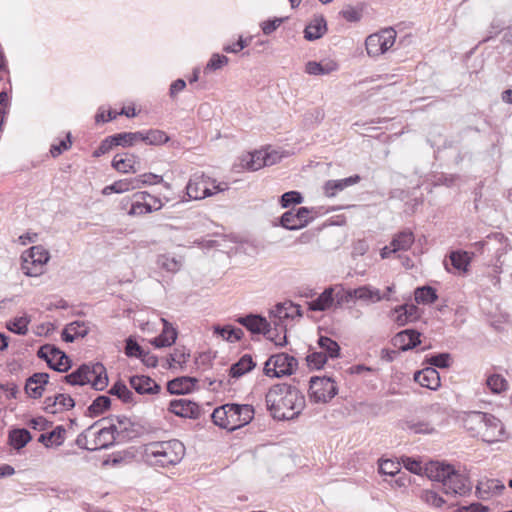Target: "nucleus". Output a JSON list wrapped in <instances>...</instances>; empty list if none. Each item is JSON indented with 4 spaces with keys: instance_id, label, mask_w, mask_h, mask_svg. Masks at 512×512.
Masks as SVG:
<instances>
[{
    "instance_id": "6ab92c4d",
    "label": "nucleus",
    "mask_w": 512,
    "mask_h": 512,
    "mask_svg": "<svg viewBox=\"0 0 512 512\" xmlns=\"http://www.w3.org/2000/svg\"><path fill=\"white\" fill-rule=\"evenodd\" d=\"M392 343L398 350H410L421 343L420 333L413 329L403 330L394 336Z\"/></svg>"
},
{
    "instance_id": "4c0bfd02",
    "label": "nucleus",
    "mask_w": 512,
    "mask_h": 512,
    "mask_svg": "<svg viewBox=\"0 0 512 512\" xmlns=\"http://www.w3.org/2000/svg\"><path fill=\"white\" fill-rule=\"evenodd\" d=\"M331 288L333 290L331 294L334 303L333 305H335V307H342L344 304H347L354 299V295L352 293L353 289H345L341 285H336Z\"/></svg>"
},
{
    "instance_id": "2f4dec72",
    "label": "nucleus",
    "mask_w": 512,
    "mask_h": 512,
    "mask_svg": "<svg viewBox=\"0 0 512 512\" xmlns=\"http://www.w3.org/2000/svg\"><path fill=\"white\" fill-rule=\"evenodd\" d=\"M242 166L250 171H257L265 166V150L255 151L242 157Z\"/></svg>"
},
{
    "instance_id": "2eb2a0df",
    "label": "nucleus",
    "mask_w": 512,
    "mask_h": 512,
    "mask_svg": "<svg viewBox=\"0 0 512 512\" xmlns=\"http://www.w3.org/2000/svg\"><path fill=\"white\" fill-rule=\"evenodd\" d=\"M503 435L504 426L502 422L494 415L489 414L478 437H481L487 443H494L501 440Z\"/></svg>"
},
{
    "instance_id": "c756f323",
    "label": "nucleus",
    "mask_w": 512,
    "mask_h": 512,
    "mask_svg": "<svg viewBox=\"0 0 512 512\" xmlns=\"http://www.w3.org/2000/svg\"><path fill=\"white\" fill-rule=\"evenodd\" d=\"M163 322V330L161 334L155 337L151 343L157 348L168 347L175 343L177 338V331L170 323L164 318L161 319Z\"/></svg>"
},
{
    "instance_id": "4468645a",
    "label": "nucleus",
    "mask_w": 512,
    "mask_h": 512,
    "mask_svg": "<svg viewBox=\"0 0 512 512\" xmlns=\"http://www.w3.org/2000/svg\"><path fill=\"white\" fill-rule=\"evenodd\" d=\"M229 416V431H234L251 422L254 417V409L248 404L240 405L232 403Z\"/></svg>"
},
{
    "instance_id": "5701e85b",
    "label": "nucleus",
    "mask_w": 512,
    "mask_h": 512,
    "mask_svg": "<svg viewBox=\"0 0 512 512\" xmlns=\"http://www.w3.org/2000/svg\"><path fill=\"white\" fill-rule=\"evenodd\" d=\"M453 469V466L449 464L431 461L427 464L425 472L431 480L441 482L443 485L448 476L452 474Z\"/></svg>"
},
{
    "instance_id": "c03bdc74",
    "label": "nucleus",
    "mask_w": 512,
    "mask_h": 512,
    "mask_svg": "<svg viewBox=\"0 0 512 512\" xmlns=\"http://www.w3.org/2000/svg\"><path fill=\"white\" fill-rule=\"evenodd\" d=\"M169 140L167 134L162 130L152 129L147 132H141L140 141L149 145H161Z\"/></svg>"
},
{
    "instance_id": "20e7f679",
    "label": "nucleus",
    "mask_w": 512,
    "mask_h": 512,
    "mask_svg": "<svg viewBox=\"0 0 512 512\" xmlns=\"http://www.w3.org/2000/svg\"><path fill=\"white\" fill-rule=\"evenodd\" d=\"M476 251L484 254L495 257V271L500 272L501 266L504 264V260H502L503 255H505L509 249V243L507 238L502 233H493L488 235L485 239L478 241L473 244Z\"/></svg>"
},
{
    "instance_id": "5fc2aeb1",
    "label": "nucleus",
    "mask_w": 512,
    "mask_h": 512,
    "mask_svg": "<svg viewBox=\"0 0 512 512\" xmlns=\"http://www.w3.org/2000/svg\"><path fill=\"white\" fill-rule=\"evenodd\" d=\"M307 364L310 368L320 369L327 361V355L324 352H313L306 357Z\"/></svg>"
},
{
    "instance_id": "c85d7f7f",
    "label": "nucleus",
    "mask_w": 512,
    "mask_h": 512,
    "mask_svg": "<svg viewBox=\"0 0 512 512\" xmlns=\"http://www.w3.org/2000/svg\"><path fill=\"white\" fill-rule=\"evenodd\" d=\"M309 398L314 403H327L337 395V386H309Z\"/></svg>"
},
{
    "instance_id": "393cba45",
    "label": "nucleus",
    "mask_w": 512,
    "mask_h": 512,
    "mask_svg": "<svg viewBox=\"0 0 512 512\" xmlns=\"http://www.w3.org/2000/svg\"><path fill=\"white\" fill-rule=\"evenodd\" d=\"M354 299L367 303H376L383 299L389 300L388 294H381L379 289L364 285L352 290Z\"/></svg>"
},
{
    "instance_id": "a18cd8bd",
    "label": "nucleus",
    "mask_w": 512,
    "mask_h": 512,
    "mask_svg": "<svg viewBox=\"0 0 512 512\" xmlns=\"http://www.w3.org/2000/svg\"><path fill=\"white\" fill-rule=\"evenodd\" d=\"M31 319L28 315L16 317L13 320L6 323V327L9 331L18 335H25L28 332V324Z\"/></svg>"
},
{
    "instance_id": "58836bf2",
    "label": "nucleus",
    "mask_w": 512,
    "mask_h": 512,
    "mask_svg": "<svg viewBox=\"0 0 512 512\" xmlns=\"http://www.w3.org/2000/svg\"><path fill=\"white\" fill-rule=\"evenodd\" d=\"M414 381L418 384H423L424 382L440 384L441 378L436 368L426 367L414 374Z\"/></svg>"
},
{
    "instance_id": "3c124183",
    "label": "nucleus",
    "mask_w": 512,
    "mask_h": 512,
    "mask_svg": "<svg viewBox=\"0 0 512 512\" xmlns=\"http://www.w3.org/2000/svg\"><path fill=\"white\" fill-rule=\"evenodd\" d=\"M420 499L426 504L437 508L441 507L445 503L444 499L432 490H422L420 493Z\"/></svg>"
},
{
    "instance_id": "0eeeda50",
    "label": "nucleus",
    "mask_w": 512,
    "mask_h": 512,
    "mask_svg": "<svg viewBox=\"0 0 512 512\" xmlns=\"http://www.w3.org/2000/svg\"><path fill=\"white\" fill-rule=\"evenodd\" d=\"M21 268L27 276L36 277L42 273L48 261V252L41 246H33L22 254Z\"/></svg>"
},
{
    "instance_id": "423d86ee",
    "label": "nucleus",
    "mask_w": 512,
    "mask_h": 512,
    "mask_svg": "<svg viewBox=\"0 0 512 512\" xmlns=\"http://www.w3.org/2000/svg\"><path fill=\"white\" fill-rule=\"evenodd\" d=\"M395 39L396 31L391 27L369 35L365 41L367 54L371 57L384 54L394 45Z\"/></svg>"
},
{
    "instance_id": "72a5a7b5",
    "label": "nucleus",
    "mask_w": 512,
    "mask_h": 512,
    "mask_svg": "<svg viewBox=\"0 0 512 512\" xmlns=\"http://www.w3.org/2000/svg\"><path fill=\"white\" fill-rule=\"evenodd\" d=\"M332 292V288H326L315 300L308 303L309 310L325 311L329 309L334 304L331 294Z\"/></svg>"
},
{
    "instance_id": "4d7b16f0",
    "label": "nucleus",
    "mask_w": 512,
    "mask_h": 512,
    "mask_svg": "<svg viewBox=\"0 0 512 512\" xmlns=\"http://www.w3.org/2000/svg\"><path fill=\"white\" fill-rule=\"evenodd\" d=\"M143 186L146 185H155V184H163L166 189H170L171 185L167 182H164L163 177L161 175H157L154 173H144L141 175Z\"/></svg>"
},
{
    "instance_id": "9d476101",
    "label": "nucleus",
    "mask_w": 512,
    "mask_h": 512,
    "mask_svg": "<svg viewBox=\"0 0 512 512\" xmlns=\"http://www.w3.org/2000/svg\"><path fill=\"white\" fill-rule=\"evenodd\" d=\"M237 322L246 327L253 334H263L267 339L274 342L278 346H283L287 343V338H283L284 342H279L271 336V324L266 318L256 315L249 314L244 317H239Z\"/></svg>"
},
{
    "instance_id": "aec40b11",
    "label": "nucleus",
    "mask_w": 512,
    "mask_h": 512,
    "mask_svg": "<svg viewBox=\"0 0 512 512\" xmlns=\"http://www.w3.org/2000/svg\"><path fill=\"white\" fill-rule=\"evenodd\" d=\"M505 489L502 481L498 479H481L476 485V494L481 499H488L502 493Z\"/></svg>"
},
{
    "instance_id": "bf43d9fd",
    "label": "nucleus",
    "mask_w": 512,
    "mask_h": 512,
    "mask_svg": "<svg viewBox=\"0 0 512 512\" xmlns=\"http://www.w3.org/2000/svg\"><path fill=\"white\" fill-rule=\"evenodd\" d=\"M129 190V182L127 179H121L118 181H115L113 184L106 186L103 189L104 194H109L110 192L114 193H124L128 192Z\"/></svg>"
},
{
    "instance_id": "a211bd4d",
    "label": "nucleus",
    "mask_w": 512,
    "mask_h": 512,
    "mask_svg": "<svg viewBox=\"0 0 512 512\" xmlns=\"http://www.w3.org/2000/svg\"><path fill=\"white\" fill-rule=\"evenodd\" d=\"M38 356L44 359L50 368L54 369L57 372H63L64 369L61 368L64 361V352L55 348L52 345H44L40 347L38 350Z\"/></svg>"
},
{
    "instance_id": "f8f14e48",
    "label": "nucleus",
    "mask_w": 512,
    "mask_h": 512,
    "mask_svg": "<svg viewBox=\"0 0 512 512\" xmlns=\"http://www.w3.org/2000/svg\"><path fill=\"white\" fill-rule=\"evenodd\" d=\"M111 424L118 442H124L135 438L138 434V426L125 416H116L108 420Z\"/></svg>"
},
{
    "instance_id": "6e6552de",
    "label": "nucleus",
    "mask_w": 512,
    "mask_h": 512,
    "mask_svg": "<svg viewBox=\"0 0 512 512\" xmlns=\"http://www.w3.org/2000/svg\"><path fill=\"white\" fill-rule=\"evenodd\" d=\"M297 366V360L288 354L280 353L271 356L265 363L264 373L269 377L281 378L291 375Z\"/></svg>"
},
{
    "instance_id": "39448f33",
    "label": "nucleus",
    "mask_w": 512,
    "mask_h": 512,
    "mask_svg": "<svg viewBox=\"0 0 512 512\" xmlns=\"http://www.w3.org/2000/svg\"><path fill=\"white\" fill-rule=\"evenodd\" d=\"M214 183V180H211L203 174L194 175L190 178L186 186V194L189 199L200 200L225 189L221 187L220 184L215 185Z\"/></svg>"
},
{
    "instance_id": "6e6d98bb",
    "label": "nucleus",
    "mask_w": 512,
    "mask_h": 512,
    "mask_svg": "<svg viewBox=\"0 0 512 512\" xmlns=\"http://www.w3.org/2000/svg\"><path fill=\"white\" fill-rule=\"evenodd\" d=\"M303 201L301 193L297 191H289L281 196L280 203L283 208H287L292 204H300Z\"/></svg>"
},
{
    "instance_id": "473e14b6",
    "label": "nucleus",
    "mask_w": 512,
    "mask_h": 512,
    "mask_svg": "<svg viewBox=\"0 0 512 512\" xmlns=\"http://www.w3.org/2000/svg\"><path fill=\"white\" fill-rule=\"evenodd\" d=\"M254 367L255 363L252 357L248 354H245L230 367L229 373L231 377L238 378L251 371Z\"/></svg>"
},
{
    "instance_id": "09e8293b",
    "label": "nucleus",
    "mask_w": 512,
    "mask_h": 512,
    "mask_svg": "<svg viewBox=\"0 0 512 512\" xmlns=\"http://www.w3.org/2000/svg\"><path fill=\"white\" fill-rule=\"evenodd\" d=\"M452 266L463 272H467L470 258L467 252L453 251L449 255Z\"/></svg>"
},
{
    "instance_id": "a878e982",
    "label": "nucleus",
    "mask_w": 512,
    "mask_h": 512,
    "mask_svg": "<svg viewBox=\"0 0 512 512\" xmlns=\"http://www.w3.org/2000/svg\"><path fill=\"white\" fill-rule=\"evenodd\" d=\"M339 64L335 60H323L320 62L308 61L305 65V72L309 75H328L337 71Z\"/></svg>"
},
{
    "instance_id": "412c9836",
    "label": "nucleus",
    "mask_w": 512,
    "mask_h": 512,
    "mask_svg": "<svg viewBox=\"0 0 512 512\" xmlns=\"http://www.w3.org/2000/svg\"><path fill=\"white\" fill-rule=\"evenodd\" d=\"M488 415L480 411L465 412L462 416L463 426L473 435L479 436L483 425L485 426V420H487Z\"/></svg>"
},
{
    "instance_id": "603ef678",
    "label": "nucleus",
    "mask_w": 512,
    "mask_h": 512,
    "mask_svg": "<svg viewBox=\"0 0 512 512\" xmlns=\"http://www.w3.org/2000/svg\"><path fill=\"white\" fill-rule=\"evenodd\" d=\"M379 472L384 475L394 476L400 472V463L390 459L381 460L379 463Z\"/></svg>"
},
{
    "instance_id": "cd10ccee",
    "label": "nucleus",
    "mask_w": 512,
    "mask_h": 512,
    "mask_svg": "<svg viewBox=\"0 0 512 512\" xmlns=\"http://www.w3.org/2000/svg\"><path fill=\"white\" fill-rule=\"evenodd\" d=\"M139 163L138 157L133 154H125L124 157L117 154L114 156L112 166L121 173H136L138 168L136 164Z\"/></svg>"
},
{
    "instance_id": "de8ad7c7",
    "label": "nucleus",
    "mask_w": 512,
    "mask_h": 512,
    "mask_svg": "<svg viewBox=\"0 0 512 512\" xmlns=\"http://www.w3.org/2000/svg\"><path fill=\"white\" fill-rule=\"evenodd\" d=\"M111 405V398L107 395L96 397L88 407L90 416H98L102 414Z\"/></svg>"
},
{
    "instance_id": "f3484780",
    "label": "nucleus",
    "mask_w": 512,
    "mask_h": 512,
    "mask_svg": "<svg viewBox=\"0 0 512 512\" xmlns=\"http://www.w3.org/2000/svg\"><path fill=\"white\" fill-rule=\"evenodd\" d=\"M169 410L175 415L184 418H197L199 416V406L197 403L185 398L170 401Z\"/></svg>"
},
{
    "instance_id": "ddd939ff",
    "label": "nucleus",
    "mask_w": 512,
    "mask_h": 512,
    "mask_svg": "<svg viewBox=\"0 0 512 512\" xmlns=\"http://www.w3.org/2000/svg\"><path fill=\"white\" fill-rule=\"evenodd\" d=\"M471 489L472 485L469 478L458 473L455 469L452 470V474L448 476L443 484V491L445 494L464 496L470 493Z\"/></svg>"
},
{
    "instance_id": "9b49d317",
    "label": "nucleus",
    "mask_w": 512,
    "mask_h": 512,
    "mask_svg": "<svg viewBox=\"0 0 512 512\" xmlns=\"http://www.w3.org/2000/svg\"><path fill=\"white\" fill-rule=\"evenodd\" d=\"M312 213H316L315 209L307 207L299 208L296 213L286 211L280 219L281 226L288 230L301 229L313 220V216H310Z\"/></svg>"
},
{
    "instance_id": "338daca9",
    "label": "nucleus",
    "mask_w": 512,
    "mask_h": 512,
    "mask_svg": "<svg viewBox=\"0 0 512 512\" xmlns=\"http://www.w3.org/2000/svg\"><path fill=\"white\" fill-rule=\"evenodd\" d=\"M401 311H403V313L408 317V319L410 321L418 318V308H417V306H415L413 304L400 305L394 309V312H401Z\"/></svg>"
},
{
    "instance_id": "c9c22d12",
    "label": "nucleus",
    "mask_w": 512,
    "mask_h": 512,
    "mask_svg": "<svg viewBox=\"0 0 512 512\" xmlns=\"http://www.w3.org/2000/svg\"><path fill=\"white\" fill-rule=\"evenodd\" d=\"M231 404H225L214 409L211 417L215 425L222 429L229 430Z\"/></svg>"
},
{
    "instance_id": "dca6fc26",
    "label": "nucleus",
    "mask_w": 512,
    "mask_h": 512,
    "mask_svg": "<svg viewBox=\"0 0 512 512\" xmlns=\"http://www.w3.org/2000/svg\"><path fill=\"white\" fill-rule=\"evenodd\" d=\"M92 447H90V451L107 449L116 442H118V438L114 433V430L110 423L106 426H102L99 430H92Z\"/></svg>"
},
{
    "instance_id": "37998d69",
    "label": "nucleus",
    "mask_w": 512,
    "mask_h": 512,
    "mask_svg": "<svg viewBox=\"0 0 512 512\" xmlns=\"http://www.w3.org/2000/svg\"><path fill=\"white\" fill-rule=\"evenodd\" d=\"M63 432L62 426H58L48 434H41L38 441L43 443L46 447L60 446L64 441Z\"/></svg>"
},
{
    "instance_id": "49530a36",
    "label": "nucleus",
    "mask_w": 512,
    "mask_h": 512,
    "mask_svg": "<svg viewBox=\"0 0 512 512\" xmlns=\"http://www.w3.org/2000/svg\"><path fill=\"white\" fill-rule=\"evenodd\" d=\"M214 332L230 342L238 341L244 336V332L242 329L234 328L229 325L224 327L215 326Z\"/></svg>"
},
{
    "instance_id": "1a4fd4ad",
    "label": "nucleus",
    "mask_w": 512,
    "mask_h": 512,
    "mask_svg": "<svg viewBox=\"0 0 512 512\" xmlns=\"http://www.w3.org/2000/svg\"><path fill=\"white\" fill-rule=\"evenodd\" d=\"M135 393L128 389V386H111V388L107 391L110 396L116 397L123 403L132 404L136 403L139 400L136 399L137 396H142L145 394L154 395L160 392L161 386H131Z\"/></svg>"
},
{
    "instance_id": "ea45409f",
    "label": "nucleus",
    "mask_w": 512,
    "mask_h": 512,
    "mask_svg": "<svg viewBox=\"0 0 512 512\" xmlns=\"http://www.w3.org/2000/svg\"><path fill=\"white\" fill-rule=\"evenodd\" d=\"M141 132H122L112 135L115 146L130 147L140 141Z\"/></svg>"
},
{
    "instance_id": "e2e57ef3",
    "label": "nucleus",
    "mask_w": 512,
    "mask_h": 512,
    "mask_svg": "<svg viewBox=\"0 0 512 512\" xmlns=\"http://www.w3.org/2000/svg\"><path fill=\"white\" fill-rule=\"evenodd\" d=\"M134 198L141 199L143 201H146L147 199H149L148 202H151L152 208H154L155 211L160 210L163 206V203L160 198L153 196L146 191L135 193Z\"/></svg>"
},
{
    "instance_id": "79ce46f5",
    "label": "nucleus",
    "mask_w": 512,
    "mask_h": 512,
    "mask_svg": "<svg viewBox=\"0 0 512 512\" xmlns=\"http://www.w3.org/2000/svg\"><path fill=\"white\" fill-rule=\"evenodd\" d=\"M415 301L422 304H432L438 299L436 290L431 286L418 287L415 292Z\"/></svg>"
},
{
    "instance_id": "4be33fe9",
    "label": "nucleus",
    "mask_w": 512,
    "mask_h": 512,
    "mask_svg": "<svg viewBox=\"0 0 512 512\" xmlns=\"http://www.w3.org/2000/svg\"><path fill=\"white\" fill-rule=\"evenodd\" d=\"M269 317H276L279 319H294L295 317H302V310L300 305L294 304L291 301L278 303L269 312Z\"/></svg>"
},
{
    "instance_id": "774afa93",
    "label": "nucleus",
    "mask_w": 512,
    "mask_h": 512,
    "mask_svg": "<svg viewBox=\"0 0 512 512\" xmlns=\"http://www.w3.org/2000/svg\"><path fill=\"white\" fill-rule=\"evenodd\" d=\"M402 463L404 467L412 473L420 474L422 471L421 463L416 459L411 457H402Z\"/></svg>"
},
{
    "instance_id": "f03ea898",
    "label": "nucleus",
    "mask_w": 512,
    "mask_h": 512,
    "mask_svg": "<svg viewBox=\"0 0 512 512\" xmlns=\"http://www.w3.org/2000/svg\"><path fill=\"white\" fill-rule=\"evenodd\" d=\"M185 446L178 439L155 441L145 445L143 458L154 468H170L178 465L185 456Z\"/></svg>"
},
{
    "instance_id": "e433bc0d",
    "label": "nucleus",
    "mask_w": 512,
    "mask_h": 512,
    "mask_svg": "<svg viewBox=\"0 0 512 512\" xmlns=\"http://www.w3.org/2000/svg\"><path fill=\"white\" fill-rule=\"evenodd\" d=\"M157 263L162 269H164L168 272L175 273L181 269V267L183 265V259H182V257H176L174 255L164 254V255H160L158 257Z\"/></svg>"
},
{
    "instance_id": "f704fd0d",
    "label": "nucleus",
    "mask_w": 512,
    "mask_h": 512,
    "mask_svg": "<svg viewBox=\"0 0 512 512\" xmlns=\"http://www.w3.org/2000/svg\"><path fill=\"white\" fill-rule=\"evenodd\" d=\"M414 234L410 230H404L396 234L392 241L391 246L395 247L396 251H407L414 243Z\"/></svg>"
},
{
    "instance_id": "8fccbe9b",
    "label": "nucleus",
    "mask_w": 512,
    "mask_h": 512,
    "mask_svg": "<svg viewBox=\"0 0 512 512\" xmlns=\"http://www.w3.org/2000/svg\"><path fill=\"white\" fill-rule=\"evenodd\" d=\"M318 344L324 350L326 355L328 354L331 358L338 357L340 347L336 341L329 337L321 336L319 338Z\"/></svg>"
},
{
    "instance_id": "052dcab7",
    "label": "nucleus",
    "mask_w": 512,
    "mask_h": 512,
    "mask_svg": "<svg viewBox=\"0 0 512 512\" xmlns=\"http://www.w3.org/2000/svg\"><path fill=\"white\" fill-rule=\"evenodd\" d=\"M95 424L88 427L83 433L78 435L75 443L78 447L82 449H86L90 451V447H92V441H88V437L92 436V430H94Z\"/></svg>"
},
{
    "instance_id": "69168bd1",
    "label": "nucleus",
    "mask_w": 512,
    "mask_h": 512,
    "mask_svg": "<svg viewBox=\"0 0 512 512\" xmlns=\"http://www.w3.org/2000/svg\"><path fill=\"white\" fill-rule=\"evenodd\" d=\"M450 355L448 353H440L432 356L429 363L435 368H446L449 365Z\"/></svg>"
},
{
    "instance_id": "b1692460",
    "label": "nucleus",
    "mask_w": 512,
    "mask_h": 512,
    "mask_svg": "<svg viewBox=\"0 0 512 512\" xmlns=\"http://www.w3.org/2000/svg\"><path fill=\"white\" fill-rule=\"evenodd\" d=\"M327 31V23L323 15L315 16L304 29V38L314 41L321 38Z\"/></svg>"
},
{
    "instance_id": "0e129e2a",
    "label": "nucleus",
    "mask_w": 512,
    "mask_h": 512,
    "mask_svg": "<svg viewBox=\"0 0 512 512\" xmlns=\"http://www.w3.org/2000/svg\"><path fill=\"white\" fill-rule=\"evenodd\" d=\"M114 146L115 145L114 141L112 140V136H108L101 141L99 147L93 152V156L98 158L108 153Z\"/></svg>"
},
{
    "instance_id": "a19ab883",
    "label": "nucleus",
    "mask_w": 512,
    "mask_h": 512,
    "mask_svg": "<svg viewBox=\"0 0 512 512\" xmlns=\"http://www.w3.org/2000/svg\"><path fill=\"white\" fill-rule=\"evenodd\" d=\"M31 440V435L26 429H14L9 433L10 445L19 450Z\"/></svg>"
},
{
    "instance_id": "bb28decb",
    "label": "nucleus",
    "mask_w": 512,
    "mask_h": 512,
    "mask_svg": "<svg viewBox=\"0 0 512 512\" xmlns=\"http://www.w3.org/2000/svg\"><path fill=\"white\" fill-rule=\"evenodd\" d=\"M360 181V176L354 175L344 179L339 180H328L325 182L323 189L324 194L327 197H334L340 191H343L345 188L357 184Z\"/></svg>"
},
{
    "instance_id": "7ed1b4c3",
    "label": "nucleus",
    "mask_w": 512,
    "mask_h": 512,
    "mask_svg": "<svg viewBox=\"0 0 512 512\" xmlns=\"http://www.w3.org/2000/svg\"><path fill=\"white\" fill-rule=\"evenodd\" d=\"M107 370L102 363L82 364L66 375V384H108Z\"/></svg>"
},
{
    "instance_id": "7c9ffc66",
    "label": "nucleus",
    "mask_w": 512,
    "mask_h": 512,
    "mask_svg": "<svg viewBox=\"0 0 512 512\" xmlns=\"http://www.w3.org/2000/svg\"><path fill=\"white\" fill-rule=\"evenodd\" d=\"M89 327L83 320H75L66 323V343L73 342L78 338H83L87 335Z\"/></svg>"
},
{
    "instance_id": "f257e3e1",
    "label": "nucleus",
    "mask_w": 512,
    "mask_h": 512,
    "mask_svg": "<svg viewBox=\"0 0 512 512\" xmlns=\"http://www.w3.org/2000/svg\"><path fill=\"white\" fill-rule=\"evenodd\" d=\"M266 404L274 419L290 420L300 414L305 398L296 386H272L266 394Z\"/></svg>"
},
{
    "instance_id": "13d9d810",
    "label": "nucleus",
    "mask_w": 512,
    "mask_h": 512,
    "mask_svg": "<svg viewBox=\"0 0 512 512\" xmlns=\"http://www.w3.org/2000/svg\"><path fill=\"white\" fill-rule=\"evenodd\" d=\"M144 349L141 347L135 340L129 337L126 340L125 345V354L129 357H137L140 358L143 354Z\"/></svg>"
},
{
    "instance_id": "680f3d73",
    "label": "nucleus",
    "mask_w": 512,
    "mask_h": 512,
    "mask_svg": "<svg viewBox=\"0 0 512 512\" xmlns=\"http://www.w3.org/2000/svg\"><path fill=\"white\" fill-rule=\"evenodd\" d=\"M287 18H274L263 21L261 23V29L265 35L273 33Z\"/></svg>"
},
{
    "instance_id": "864d4df0",
    "label": "nucleus",
    "mask_w": 512,
    "mask_h": 512,
    "mask_svg": "<svg viewBox=\"0 0 512 512\" xmlns=\"http://www.w3.org/2000/svg\"><path fill=\"white\" fill-rule=\"evenodd\" d=\"M229 59L225 55L213 54L206 64L205 72L216 71L224 67L228 63Z\"/></svg>"
}]
</instances>
